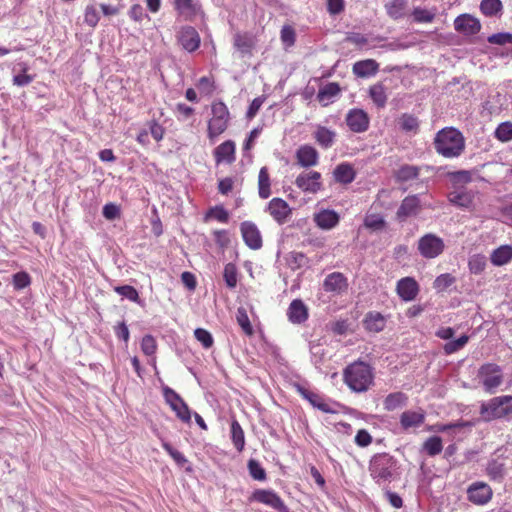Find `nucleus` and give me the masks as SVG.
<instances>
[{
    "label": "nucleus",
    "instance_id": "obj_53",
    "mask_svg": "<svg viewBox=\"0 0 512 512\" xmlns=\"http://www.w3.org/2000/svg\"><path fill=\"white\" fill-rule=\"evenodd\" d=\"M114 291L132 302H139L138 291L131 285L116 286Z\"/></svg>",
    "mask_w": 512,
    "mask_h": 512
},
{
    "label": "nucleus",
    "instance_id": "obj_28",
    "mask_svg": "<svg viewBox=\"0 0 512 512\" xmlns=\"http://www.w3.org/2000/svg\"><path fill=\"white\" fill-rule=\"evenodd\" d=\"M379 64L374 59L357 61L353 64L352 71L354 75L360 78H367L377 74Z\"/></svg>",
    "mask_w": 512,
    "mask_h": 512
},
{
    "label": "nucleus",
    "instance_id": "obj_36",
    "mask_svg": "<svg viewBox=\"0 0 512 512\" xmlns=\"http://www.w3.org/2000/svg\"><path fill=\"white\" fill-rule=\"evenodd\" d=\"M231 439L238 452H242L245 446V435L240 423L233 419L231 422Z\"/></svg>",
    "mask_w": 512,
    "mask_h": 512
},
{
    "label": "nucleus",
    "instance_id": "obj_12",
    "mask_svg": "<svg viewBox=\"0 0 512 512\" xmlns=\"http://www.w3.org/2000/svg\"><path fill=\"white\" fill-rule=\"evenodd\" d=\"M240 232L244 243L252 250H259L263 246L261 232L252 221H243L240 224Z\"/></svg>",
    "mask_w": 512,
    "mask_h": 512
},
{
    "label": "nucleus",
    "instance_id": "obj_55",
    "mask_svg": "<svg viewBox=\"0 0 512 512\" xmlns=\"http://www.w3.org/2000/svg\"><path fill=\"white\" fill-rule=\"evenodd\" d=\"M194 336L197 339V341H199L205 349L211 348L214 344V339H213L211 333L204 328L195 329Z\"/></svg>",
    "mask_w": 512,
    "mask_h": 512
},
{
    "label": "nucleus",
    "instance_id": "obj_52",
    "mask_svg": "<svg viewBox=\"0 0 512 512\" xmlns=\"http://www.w3.org/2000/svg\"><path fill=\"white\" fill-rule=\"evenodd\" d=\"M419 169L416 166L404 165L397 171V178L400 181H409L417 178Z\"/></svg>",
    "mask_w": 512,
    "mask_h": 512
},
{
    "label": "nucleus",
    "instance_id": "obj_41",
    "mask_svg": "<svg viewBox=\"0 0 512 512\" xmlns=\"http://www.w3.org/2000/svg\"><path fill=\"white\" fill-rule=\"evenodd\" d=\"M406 6L407 0H391L386 4V11L391 18L399 19L403 17Z\"/></svg>",
    "mask_w": 512,
    "mask_h": 512
},
{
    "label": "nucleus",
    "instance_id": "obj_23",
    "mask_svg": "<svg viewBox=\"0 0 512 512\" xmlns=\"http://www.w3.org/2000/svg\"><path fill=\"white\" fill-rule=\"evenodd\" d=\"M475 193L472 190L458 188L448 194V200L455 206L470 209L473 206Z\"/></svg>",
    "mask_w": 512,
    "mask_h": 512
},
{
    "label": "nucleus",
    "instance_id": "obj_10",
    "mask_svg": "<svg viewBox=\"0 0 512 512\" xmlns=\"http://www.w3.org/2000/svg\"><path fill=\"white\" fill-rule=\"evenodd\" d=\"M172 5L177 16L185 21L193 22L204 14L199 0H173Z\"/></svg>",
    "mask_w": 512,
    "mask_h": 512
},
{
    "label": "nucleus",
    "instance_id": "obj_19",
    "mask_svg": "<svg viewBox=\"0 0 512 512\" xmlns=\"http://www.w3.org/2000/svg\"><path fill=\"white\" fill-rule=\"evenodd\" d=\"M454 28L464 35H475L481 29L479 20L469 14H462L454 20Z\"/></svg>",
    "mask_w": 512,
    "mask_h": 512
},
{
    "label": "nucleus",
    "instance_id": "obj_49",
    "mask_svg": "<svg viewBox=\"0 0 512 512\" xmlns=\"http://www.w3.org/2000/svg\"><path fill=\"white\" fill-rule=\"evenodd\" d=\"M468 267L473 274L482 273L486 267V257L480 254L471 256L468 261Z\"/></svg>",
    "mask_w": 512,
    "mask_h": 512
},
{
    "label": "nucleus",
    "instance_id": "obj_64",
    "mask_svg": "<svg viewBox=\"0 0 512 512\" xmlns=\"http://www.w3.org/2000/svg\"><path fill=\"white\" fill-rule=\"evenodd\" d=\"M364 225L367 228L374 229V230H379V229H382L385 226V221L379 215L370 214V215H367L365 217Z\"/></svg>",
    "mask_w": 512,
    "mask_h": 512
},
{
    "label": "nucleus",
    "instance_id": "obj_46",
    "mask_svg": "<svg viewBox=\"0 0 512 512\" xmlns=\"http://www.w3.org/2000/svg\"><path fill=\"white\" fill-rule=\"evenodd\" d=\"M469 336L468 335H462L456 340L449 341L444 344L443 351L446 355H451L456 353L457 351L464 348V346L468 343Z\"/></svg>",
    "mask_w": 512,
    "mask_h": 512
},
{
    "label": "nucleus",
    "instance_id": "obj_7",
    "mask_svg": "<svg viewBox=\"0 0 512 512\" xmlns=\"http://www.w3.org/2000/svg\"><path fill=\"white\" fill-rule=\"evenodd\" d=\"M250 503L256 502L268 506L277 512H290L282 498L271 489H256L248 497Z\"/></svg>",
    "mask_w": 512,
    "mask_h": 512
},
{
    "label": "nucleus",
    "instance_id": "obj_48",
    "mask_svg": "<svg viewBox=\"0 0 512 512\" xmlns=\"http://www.w3.org/2000/svg\"><path fill=\"white\" fill-rule=\"evenodd\" d=\"M248 471L250 476L257 481H265L266 480V472L265 469L261 466V464L255 460L250 459L247 464Z\"/></svg>",
    "mask_w": 512,
    "mask_h": 512
},
{
    "label": "nucleus",
    "instance_id": "obj_56",
    "mask_svg": "<svg viewBox=\"0 0 512 512\" xmlns=\"http://www.w3.org/2000/svg\"><path fill=\"white\" fill-rule=\"evenodd\" d=\"M456 281L455 277L450 273H444L439 275L433 283V286L438 291H444Z\"/></svg>",
    "mask_w": 512,
    "mask_h": 512
},
{
    "label": "nucleus",
    "instance_id": "obj_43",
    "mask_svg": "<svg viewBox=\"0 0 512 512\" xmlns=\"http://www.w3.org/2000/svg\"><path fill=\"white\" fill-rule=\"evenodd\" d=\"M223 278L226 285L233 289L237 286L238 282V270L234 263H227L224 267Z\"/></svg>",
    "mask_w": 512,
    "mask_h": 512
},
{
    "label": "nucleus",
    "instance_id": "obj_57",
    "mask_svg": "<svg viewBox=\"0 0 512 512\" xmlns=\"http://www.w3.org/2000/svg\"><path fill=\"white\" fill-rule=\"evenodd\" d=\"M214 240L217 244V246L224 250L229 247L230 245V233L228 230L225 229H218L213 231Z\"/></svg>",
    "mask_w": 512,
    "mask_h": 512
},
{
    "label": "nucleus",
    "instance_id": "obj_34",
    "mask_svg": "<svg viewBox=\"0 0 512 512\" xmlns=\"http://www.w3.org/2000/svg\"><path fill=\"white\" fill-rule=\"evenodd\" d=\"M506 465L503 461L493 459L486 466V474L493 481L501 482L505 476Z\"/></svg>",
    "mask_w": 512,
    "mask_h": 512
},
{
    "label": "nucleus",
    "instance_id": "obj_20",
    "mask_svg": "<svg viewBox=\"0 0 512 512\" xmlns=\"http://www.w3.org/2000/svg\"><path fill=\"white\" fill-rule=\"evenodd\" d=\"M297 163L303 168L316 166L319 161L318 151L311 145H301L295 153Z\"/></svg>",
    "mask_w": 512,
    "mask_h": 512
},
{
    "label": "nucleus",
    "instance_id": "obj_47",
    "mask_svg": "<svg viewBox=\"0 0 512 512\" xmlns=\"http://www.w3.org/2000/svg\"><path fill=\"white\" fill-rule=\"evenodd\" d=\"M400 128L405 132H417L419 129L418 119L408 113H404L399 119Z\"/></svg>",
    "mask_w": 512,
    "mask_h": 512
},
{
    "label": "nucleus",
    "instance_id": "obj_29",
    "mask_svg": "<svg viewBox=\"0 0 512 512\" xmlns=\"http://www.w3.org/2000/svg\"><path fill=\"white\" fill-rule=\"evenodd\" d=\"M302 396L307 399L310 404L325 413H334L335 410L331 407V405L326 402V400L319 394L306 390L300 389Z\"/></svg>",
    "mask_w": 512,
    "mask_h": 512
},
{
    "label": "nucleus",
    "instance_id": "obj_5",
    "mask_svg": "<svg viewBox=\"0 0 512 512\" xmlns=\"http://www.w3.org/2000/svg\"><path fill=\"white\" fill-rule=\"evenodd\" d=\"M212 117L208 121L207 136L214 141L223 134L229 125L230 112L222 101H215L211 105Z\"/></svg>",
    "mask_w": 512,
    "mask_h": 512
},
{
    "label": "nucleus",
    "instance_id": "obj_6",
    "mask_svg": "<svg viewBox=\"0 0 512 512\" xmlns=\"http://www.w3.org/2000/svg\"><path fill=\"white\" fill-rule=\"evenodd\" d=\"M478 377L488 393H494L503 383L502 368L496 363H485L478 369Z\"/></svg>",
    "mask_w": 512,
    "mask_h": 512
},
{
    "label": "nucleus",
    "instance_id": "obj_62",
    "mask_svg": "<svg viewBox=\"0 0 512 512\" xmlns=\"http://www.w3.org/2000/svg\"><path fill=\"white\" fill-rule=\"evenodd\" d=\"M162 447L179 466H183L187 463L186 457L180 451L173 448L168 442H162Z\"/></svg>",
    "mask_w": 512,
    "mask_h": 512
},
{
    "label": "nucleus",
    "instance_id": "obj_18",
    "mask_svg": "<svg viewBox=\"0 0 512 512\" xmlns=\"http://www.w3.org/2000/svg\"><path fill=\"white\" fill-rule=\"evenodd\" d=\"M213 156L217 165L221 163L232 164L236 160V144L232 140H226L213 150Z\"/></svg>",
    "mask_w": 512,
    "mask_h": 512
},
{
    "label": "nucleus",
    "instance_id": "obj_15",
    "mask_svg": "<svg viewBox=\"0 0 512 512\" xmlns=\"http://www.w3.org/2000/svg\"><path fill=\"white\" fill-rule=\"evenodd\" d=\"M345 121L349 129L354 133H363L368 130L370 125L368 114L359 108L349 110Z\"/></svg>",
    "mask_w": 512,
    "mask_h": 512
},
{
    "label": "nucleus",
    "instance_id": "obj_35",
    "mask_svg": "<svg viewBox=\"0 0 512 512\" xmlns=\"http://www.w3.org/2000/svg\"><path fill=\"white\" fill-rule=\"evenodd\" d=\"M369 96L378 108L385 107L387 103L386 88L383 83L378 82L369 88Z\"/></svg>",
    "mask_w": 512,
    "mask_h": 512
},
{
    "label": "nucleus",
    "instance_id": "obj_13",
    "mask_svg": "<svg viewBox=\"0 0 512 512\" xmlns=\"http://www.w3.org/2000/svg\"><path fill=\"white\" fill-rule=\"evenodd\" d=\"M267 212L279 224H285L292 215V208L282 198H272L267 205Z\"/></svg>",
    "mask_w": 512,
    "mask_h": 512
},
{
    "label": "nucleus",
    "instance_id": "obj_45",
    "mask_svg": "<svg viewBox=\"0 0 512 512\" xmlns=\"http://www.w3.org/2000/svg\"><path fill=\"white\" fill-rule=\"evenodd\" d=\"M494 136L501 142H509L512 140V122L506 121L500 123L495 129Z\"/></svg>",
    "mask_w": 512,
    "mask_h": 512
},
{
    "label": "nucleus",
    "instance_id": "obj_44",
    "mask_svg": "<svg viewBox=\"0 0 512 512\" xmlns=\"http://www.w3.org/2000/svg\"><path fill=\"white\" fill-rule=\"evenodd\" d=\"M502 2L500 0H482L480 10L485 16H495L502 10Z\"/></svg>",
    "mask_w": 512,
    "mask_h": 512
},
{
    "label": "nucleus",
    "instance_id": "obj_42",
    "mask_svg": "<svg viewBox=\"0 0 512 512\" xmlns=\"http://www.w3.org/2000/svg\"><path fill=\"white\" fill-rule=\"evenodd\" d=\"M236 320L246 335L251 336L254 333L247 310L244 307H239L237 309Z\"/></svg>",
    "mask_w": 512,
    "mask_h": 512
},
{
    "label": "nucleus",
    "instance_id": "obj_39",
    "mask_svg": "<svg viewBox=\"0 0 512 512\" xmlns=\"http://www.w3.org/2000/svg\"><path fill=\"white\" fill-rule=\"evenodd\" d=\"M100 12L95 4H88L85 6L83 13V22L88 27L94 29L100 21Z\"/></svg>",
    "mask_w": 512,
    "mask_h": 512
},
{
    "label": "nucleus",
    "instance_id": "obj_3",
    "mask_svg": "<svg viewBox=\"0 0 512 512\" xmlns=\"http://www.w3.org/2000/svg\"><path fill=\"white\" fill-rule=\"evenodd\" d=\"M480 415L485 422L496 419H512V395H502L483 402Z\"/></svg>",
    "mask_w": 512,
    "mask_h": 512
},
{
    "label": "nucleus",
    "instance_id": "obj_17",
    "mask_svg": "<svg viewBox=\"0 0 512 512\" xmlns=\"http://www.w3.org/2000/svg\"><path fill=\"white\" fill-rule=\"evenodd\" d=\"M323 289L325 292L341 294L348 289V279L341 272L330 273L323 281Z\"/></svg>",
    "mask_w": 512,
    "mask_h": 512
},
{
    "label": "nucleus",
    "instance_id": "obj_14",
    "mask_svg": "<svg viewBox=\"0 0 512 512\" xmlns=\"http://www.w3.org/2000/svg\"><path fill=\"white\" fill-rule=\"evenodd\" d=\"M295 185L305 193L316 194L323 188L321 173L318 171L301 173L296 177Z\"/></svg>",
    "mask_w": 512,
    "mask_h": 512
},
{
    "label": "nucleus",
    "instance_id": "obj_4",
    "mask_svg": "<svg viewBox=\"0 0 512 512\" xmlns=\"http://www.w3.org/2000/svg\"><path fill=\"white\" fill-rule=\"evenodd\" d=\"M396 470L397 460L388 453L376 454L370 461L369 471L371 477L379 484L390 482Z\"/></svg>",
    "mask_w": 512,
    "mask_h": 512
},
{
    "label": "nucleus",
    "instance_id": "obj_50",
    "mask_svg": "<svg viewBox=\"0 0 512 512\" xmlns=\"http://www.w3.org/2000/svg\"><path fill=\"white\" fill-rule=\"evenodd\" d=\"M412 16L417 23H431L435 18V12L416 7L412 11Z\"/></svg>",
    "mask_w": 512,
    "mask_h": 512
},
{
    "label": "nucleus",
    "instance_id": "obj_26",
    "mask_svg": "<svg viewBox=\"0 0 512 512\" xmlns=\"http://www.w3.org/2000/svg\"><path fill=\"white\" fill-rule=\"evenodd\" d=\"M425 411L419 409L418 411L407 410L400 415V424L404 430L416 428L421 426L425 421Z\"/></svg>",
    "mask_w": 512,
    "mask_h": 512
},
{
    "label": "nucleus",
    "instance_id": "obj_9",
    "mask_svg": "<svg viewBox=\"0 0 512 512\" xmlns=\"http://www.w3.org/2000/svg\"><path fill=\"white\" fill-rule=\"evenodd\" d=\"M163 394L170 408L175 412L178 419L184 423H190L191 411L185 401L173 389L165 387Z\"/></svg>",
    "mask_w": 512,
    "mask_h": 512
},
{
    "label": "nucleus",
    "instance_id": "obj_11",
    "mask_svg": "<svg viewBox=\"0 0 512 512\" xmlns=\"http://www.w3.org/2000/svg\"><path fill=\"white\" fill-rule=\"evenodd\" d=\"M493 497V490L487 483L483 481H476L470 484L467 488V499L469 502L483 506L491 501Z\"/></svg>",
    "mask_w": 512,
    "mask_h": 512
},
{
    "label": "nucleus",
    "instance_id": "obj_1",
    "mask_svg": "<svg viewBox=\"0 0 512 512\" xmlns=\"http://www.w3.org/2000/svg\"><path fill=\"white\" fill-rule=\"evenodd\" d=\"M343 380L352 391L366 392L374 382L373 368L363 361H355L344 369Z\"/></svg>",
    "mask_w": 512,
    "mask_h": 512
},
{
    "label": "nucleus",
    "instance_id": "obj_58",
    "mask_svg": "<svg viewBox=\"0 0 512 512\" xmlns=\"http://www.w3.org/2000/svg\"><path fill=\"white\" fill-rule=\"evenodd\" d=\"M12 282L16 290H22L31 284V277L25 271L17 272L13 275Z\"/></svg>",
    "mask_w": 512,
    "mask_h": 512
},
{
    "label": "nucleus",
    "instance_id": "obj_51",
    "mask_svg": "<svg viewBox=\"0 0 512 512\" xmlns=\"http://www.w3.org/2000/svg\"><path fill=\"white\" fill-rule=\"evenodd\" d=\"M288 263L291 269L297 270L307 265L308 258L302 252L293 251L289 254Z\"/></svg>",
    "mask_w": 512,
    "mask_h": 512
},
{
    "label": "nucleus",
    "instance_id": "obj_60",
    "mask_svg": "<svg viewBox=\"0 0 512 512\" xmlns=\"http://www.w3.org/2000/svg\"><path fill=\"white\" fill-rule=\"evenodd\" d=\"M234 46L242 54H250L252 50L251 40L243 35H236L234 39Z\"/></svg>",
    "mask_w": 512,
    "mask_h": 512
},
{
    "label": "nucleus",
    "instance_id": "obj_16",
    "mask_svg": "<svg viewBox=\"0 0 512 512\" xmlns=\"http://www.w3.org/2000/svg\"><path fill=\"white\" fill-rule=\"evenodd\" d=\"M177 40L182 48L188 52L196 51L201 43L199 33L192 26L181 27L177 35Z\"/></svg>",
    "mask_w": 512,
    "mask_h": 512
},
{
    "label": "nucleus",
    "instance_id": "obj_30",
    "mask_svg": "<svg viewBox=\"0 0 512 512\" xmlns=\"http://www.w3.org/2000/svg\"><path fill=\"white\" fill-rule=\"evenodd\" d=\"M336 138V133L325 126L318 125L314 132V139L324 149L330 148Z\"/></svg>",
    "mask_w": 512,
    "mask_h": 512
},
{
    "label": "nucleus",
    "instance_id": "obj_59",
    "mask_svg": "<svg viewBox=\"0 0 512 512\" xmlns=\"http://www.w3.org/2000/svg\"><path fill=\"white\" fill-rule=\"evenodd\" d=\"M141 350L147 356H151L156 353L157 343H156L155 338L152 335H145L142 338Z\"/></svg>",
    "mask_w": 512,
    "mask_h": 512
},
{
    "label": "nucleus",
    "instance_id": "obj_25",
    "mask_svg": "<svg viewBox=\"0 0 512 512\" xmlns=\"http://www.w3.org/2000/svg\"><path fill=\"white\" fill-rule=\"evenodd\" d=\"M287 316L290 322L301 324L308 319V308L300 299H294L287 310Z\"/></svg>",
    "mask_w": 512,
    "mask_h": 512
},
{
    "label": "nucleus",
    "instance_id": "obj_27",
    "mask_svg": "<svg viewBox=\"0 0 512 512\" xmlns=\"http://www.w3.org/2000/svg\"><path fill=\"white\" fill-rule=\"evenodd\" d=\"M333 177L337 183L347 185L355 180L356 171L352 164L343 162L334 168Z\"/></svg>",
    "mask_w": 512,
    "mask_h": 512
},
{
    "label": "nucleus",
    "instance_id": "obj_2",
    "mask_svg": "<svg viewBox=\"0 0 512 512\" xmlns=\"http://www.w3.org/2000/svg\"><path fill=\"white\" fill-rule=\"evenodd\" d=\"M434 148L445 158L458 157L465 149V139L456 128L446 127L436 134Z\"/></svg>",
    "mask_w": 512,
    "mask_h": 512
},
{
    "label": "nucleus",
    "instance_id": "obj_8",
    "mask_svg": "<svg viewBox=\"0 0 512 512\" xmlns=\"http://www.w3.org/2000/svg\"><path fill=\"white\" fill-rule=\"evenodd\" d=\"M444 249L443 239L433 233H427L418 240V251L426 259L438 257Z\"/></svg>",
    "mask_w": 512,
    "mask_h": 512
},
{
    "label": "nucleus",
    "instance_id": "obj_38",
    "mask_svg": "<svg viewBox=\"0 0 512 512\" xmlns=\"http://www.w3.org/2000/svg\"><path fill=\"white\" fill-rule=\"evenodd\" d=\"M341 91V88L338 83L331 82L326 84L324 87L320 88L317 94V99L319 102L323 103L324 106L328 105V101L331 98L337 96Z\"/></svg>",
    "mask_w": 512,
    "mask_h": 512
},
{
    "label": "nucleus",
    "instance_id": "obj_21",
    "mask_svg": "<svg viewBox=\"0 0 512 512\" xmlns=\"http://www.w3.org/2000/svg\"><path fill=\"white\" fill-rule=\"evenodd\" d=\"M396 291L404 301H412L419 293V285L412 277H404L397 282Z\"/></svg>",
    "mask_w": 512,
    "mask_h": 512
},
{
    "label": "nucleus",
    "instance_id": "obj_31",
    "mask_svg": "<svg viewBox=\"0 0 512 512\" xmlns=\"http://www.w3.org/2000/svg\"><path fill=\"white\" fill-rule=\"evenodd\" d=\"M408 396L403 392H393L388 394L383 400V407L386 411H395L406 406Z\"/></svg>",
    "mask_w": 512,
    "mask_h": 512
},
{
    "label": "nucleus",
    "instance_id": "obj_63",
    "mask_svg": "<svg viewBox=\"0 0 512 512\" xmlns=\"http://www.w3.org/2000/svg\"><path fill=\"white\" fill-rule=\"evenodd\" d=\"M209 216H212L220 223H227L229 221V213L222 206H216L214 208H211L207 213L206 218H208Z\"/></svg>",
    "mask_w": 512,
    "mask_h": 512
},
{
    "label": "nucleus",
    "instance_id": "obj_33",
    "mask_svg": "<svg viewBox=\"0 0 512 512\" xmlns=\"http://www.w3.org/2000/svg\"><path fill=\"white\" fill-rule=\"evenodd\" d=\"M271 191V178L269 170L266 166L262 167L258 174V194L262 199L270 197Z\"/></svg>",
    "mask_w": 512,
    "mask_h": 512
},
{
    "label": "nucleus",
    "instance_id": "obj_32",
    "mask_svg": "<svg viewBox=\"0 0 512 512\" xmlns=\"http://www.w3.org/2000/svg\"><path fill=\"white\" fill-rule=\"evenodd\" d=\"M491 263L494 266H503L512 260V246L502 245L495 249L490 256Z\"/></svg>",
    "mask_w": 512,
    "mask_h": 512
},
{
    "label": "nucleus",
    "instance_id": "obj_24",
    "mask_svg": "<svg viewBox=\"0 0 512 512\" xmlns=\"http://www.w3.org/2000/svg\"><path fill=\"white\" fill-rule=\"evenodd\" d=\"M420 210V200L417 196L411 195L405 197L400 207L397 210V218L400 221L405 220L407 217L416 215Z\"/></svg>",
    "mask_w": 512,
    "mask_h": 512
},
{
    "label": "nucleus",
    "instance_id": "obj_54",
    "mask_svg": "<svg viewBox=\"0 0 512 512\" xmlns=\"http://www.w3.org/2000/svg\"><path fill=\"white\" fill-rule=\"evenodd\" d=\"M280 39L286 47H292L296 41V32L291 25H284L280 32Z\"/></svg>",
    "mask_w": 512,
    "mask_h": 512
},
{
    "label": "nucleus",
    "instance_id": "obj_40",
    "mask_svg": "<svg viewBox=\"0 0 512 512\" xmlns=\"http://www.w3.org/2000/svg\"><path fill=\"white\" fill-rule=\"evenodd\" d=\"M422 449L427 453V455L431 457L440 454L443 450V442L441 437L431 436L427 438L422 445Z\"/></svg>",
    "mask_w": 512,
    "mask_h": 512
},
{
    "label": "nucleus",
    "instance_id": "obj_22",
    "mask_svg": "<svg viewBox=\"0 0 512 512\" xmlns=\"http://www.w3.org/2000/svg\"><path fill=\"white\" fill-rule=\"evenodd\" d=\"M313 220L320 229L331 230L339 224L340 216L334 210L322 209L314 214Z\"/></svg>",
    "mask_w": 512,
    "mask_h": 512
},
{
    "label": "nucleus",
    "instance_id": "obj_37",
    "mask_svg": "<svg viewBox=\"0 0 512 512\" xmlns=\"http://www.w3.org/2000/svg\"><path fill=\"white\" fill-rule=\"evenodd\" d=\"M364 325L368 331L380 332L385 327V319L380 313L370 312L365 317Z\"/></svg>",
    "mask_w": 512,
    "mask_h": 512
},
{
    "label": "nucleus",
    "instance_id": "obj_61",
    "mask_svg": "<svg viewBox=\"0 0 512 512\" xmlns=\"http://www.w3.org/2000/svg\"><path fill=\"white\" fill-rule=\"evenodd\" d=\"M197 87L202 93L211 95L215 90V82L213 77H201L197 82Z\"/></svg>",
    "mask_w": 512,
    "mask_h": 512
}]
</instances>
